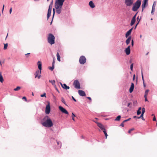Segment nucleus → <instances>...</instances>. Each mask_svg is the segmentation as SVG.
I'll list each match as a JSON object with an SVG mask.
<instances>
[{"label": "nucleus", "mask_w": 157, "mask_h": 157, "mask_svg": "<svg viewBox=\"0 0 157 157\" xmlns=\"http://www.w3.org/2000/svg\"><path fill=\"white\" fill-rule=\"evenodd\" d=\"M41 124L44 127L47 128H51L53 125L52 121L48 115L45 116L43 118Z\"/></svg>", "instance_id": "nucleus-1"}, {"label": "nucleus", "mask_w": 157, "mask_h": 157, "mask_svg": "<svg viewBox=\"0 0 157 157\" xmlns=\"http://www.w3.org/2000/svg\"><path fill=\"white\" fill-rule=\"evenodd\" d=\"M65 0H56L55 3V7L56 12L58 14H60L61 12L62 6Z\"/></svg>", "instance_id": "nucleus-2"}, {"label": "nucleus", "mask_w": 157, "mask_h": 157, "mask_svg": "<svg viewBox=\"0 0 157 157\" xmlns=\"http://www.w3.org/2000/svg\"><path fill=\"white\" fill-rule=\"evenodd\" d=\"M141 4V0H137L135 2L132 4L133 6L132 8V10L134 12L137 11L140 8Z\"/></svg>", "instance_id": "nucleus-3"}, {"label": "nucleus", "mask_w": 157, "mask_h": 157, "mask_svg": "<svg viewBox=\"0 0 157 157\" xmlns=\"http://www.w3.org/2000/svg\"><path fill=\"white\" fill-rule=\"evenodd\" d=\"M55 37L54 35L52 33H49L48 37V43L51 45L55 44Z\"/></svg>", "instance_id": "nucleus-4"}, {"label": "nucleus", "mask_w": 157, "mask_h": 157, "mask_svg": "<svg viewBox=\"0 0 157 157\" xmlns=\"http://www.w3.org/2000/svg\"><path fill=\"white\" fill-rule=\"evenodd\" d=\"M37 65L38 66V68L40 71L37 70L35 74V78H36L39 74H40L41 73V70H42V63L40 61H38L37 62Z\"/></svg>", "instance_id": "nucleus-5"}, {"label": "nucleus", "mask_w": 157, "mask_h": 157, "mask_svg": "<svg viewBox=\"0 0 157 157\" xmlns=\"http://www.w3.org/2000/svg\"><path fill=\"white\" fill-rule=\"evenodd\" d=\"M79 63L81 64H84L86 62V59L83 56H81L79 59Z\"/></svg>", "instance_id": "nucleus-6"}, {"label": "nucleus", "mask_w": 157, "mask_h": 157, "mask_svg": "<svg viewBox=\"0 0 157 157\" xmlns=\"http://www.w3.org/2000/svg\"><path fill=\"white\" fill-rule=\"evenodd\" d=\"M50 103L49 101H48V104L46 105L45 108V112L46 114H48L50 113Z\"/></svg>", "instance_id": "nucleus-7"}, {"label": "nucleus", "mask_w": 157, "mask_h": 157, "mask_svg": "<svg viewBox=\"0 0 157 157\" xmlns=\"http://www.w3.org/2000/svg\"><path fill=\"white\" fill-rule=\"evenodd\" d=\"M148 0H143L142 5V12H143L144 9L148 6Z\"/></svg>", "instance_id": "nucleus-8"}, {"label": "nucleus", "mask_w": 157, "mask_h": 157, "mask_svg": "<svg viewBox=\"0 0 157 157\" xmlns=\"http://www.w3.org/2000/svg\"><path fill=\"white\" fill-rule=\"evenodd\" d=\"M73 85L75 88L77 89L81 88L80 83L78 80H76L74 81Z\"/></svg>", "instance_id": "nucleus-9"}, {"label": "nucleus", "mask_w": 157, "mask_h": 157, "mask_svg": "<svg viewBox=\"0 0 157 157\" xmlns=\"http://www.w3.org/2000/svg\"><path fill=\"white\" fill-rule=\"evenodd\" d=\"M134 0H125L124 3L127 6H130L133 3Z\"/></svg>", "instance_id": "nucleus-10"}, {"label": "nucleus", "mask_w": 157, "mask_h": 157, "mask_svg": "<svg viewBox=\"0 0 157 157\" xmlns=\"http://www.w3.org/2000/svg\"><path fill=\"white\" fill-rule=\"evenodd\" d=\"M59 109L62 113L67 114H69V113L68 111L62 106H59Z\"/></svg>", "instance_id": "nucleus-11"}, {"label": "nucleus", "mask_w": 157, "mask_h": 157, "mask_svg": "<svg viewBox=\"0 0 157 157\" xmlns=\"http://www.w3.org/2000/svg\"><path fill=\"white\" fill-rule=\"evenodd\" d=\"M50 141H51V143H52V142H54V144L56 143L58 145H59L60 144V146L59 147H61V143L59 141H58L57 140H55V139L52 138L50 139Z\"/></svg>", "instance_id": "nucleus-12"}, {"label": "nucleus", "mask_w": 157, "mask_h": 157, "mask_svg": "<svg viewBox=\"0 0 157 157\" xmlns=\"http://www.w3.org/2000/svg\"><path fill=\"white\" fill-rule=\"evenodd\" d=\"M78 94L79 95L82 97H84L86 96L85 92L83 90H78Z\"/></svg>", "instance_id": "nucleus-13"}, {"label": "nucleus", "mask_w": 157, "mask_h": 157, "mask_svg": "<svg viewBox=\"0 0 157 157\" xmlns=\"http://www.w3.org/2000/svg\"><path fill=\"white\" fill-rule=\"evenodd\" d=\"M130 45L128 46L125 50V53L127 55H129L130 53Z\"/></svg>", "instance_id": "nucleus-14"}, {"label": "nucleus", "mask_w": 157, "mask_h": 157, "mask_svg": "<svg viewBox=\"0 0 157 157\" xmlns=\"http://www.w3.org/2000/svg\"><path fill=\"white\" fill-rule=\"evenodd\" d=\"M60 84L63 89L67 90L70 89V87L68 86H67L66 84L64 83L63 84L61 82H60Z\"/></svg>", "instance_id": "nucleus-15"}, {"label": "nucleus", "mask_w": 157, "mask_h": 157, "mask_svg": "<svg viewBox=\"0 0 157 157\" xmlns=\"http://www.w3.org/2000/svg\"><path fill=\"white\" fill-rule=\"evenodd\" d=\"M52 9L50 7H48V13L47 14V18L48 20L51 15V11Z\"/></svg>", "instance_id": "nucleus-16"}, {"label": "nucleus", "mask_w": 157, "mask_h": 157, "mask_svg": "<svg viewBox=\"0 0 157 157\" xmlns=\"http://www.w3.org/2000/svg\"><path fill=\"white\" fill-rule=\"evenodd\" d=\"M134 84L133 82H132L131 83V85L129 89V91L130 93H132L133 92L134 88Z\"/></svg>", "instance_id": "nucleus-17"}, {"label": "nucleus", "mask_w": 157, "mask_h": 157, "mask_svg": "<svg viewBox=\"0 0 157 157\" xmlns=\"http://www.w3.org/2000/svg\"><path fill=\"white\" fill-rule=\"evenodd\" d=\"M55 61L54 59L52 63V67H48L49 69L51 71H53L54 68V65H55Z\"/></svg>", "instance_id": "nucleus-18"}, {"label": "nucleus", "mask_w": 157, "mask_h": 157, "mask_svg": "<svg viewBox=\"0 0 157 157\" xmlns=\"http://www.w3.org/2000/svg\"><path fill=\"white\" fill-rule=\"evenodd\" d=\"M141 76H142V78L143 82V83L144 86V87H145L146 86V85L145 84V83H144V75H143V71H142V67L141 68Z\"/></svg>", "instance_id": "nucleus-19"}, {"label": "nucleus", "mask_w": 157, "mask_h": 157, "mask_svg": "<svg viewBox=\"0 0 157 157\" xmlns=\"http://www.w3.org/2000/svg\"><path fill=\"white\" fill-rule=\"evenodd\" d=\"M132 37L131 36H129L127 40H126V43L127 45H128L130 43V41L131 40Z\"/></svg>", "instance_id": "nucleus-20"}, {"label": "nucleus", "mask_w": 157, "mask_h": 157, "mask_svg": "<svg viewBox=\"0 0 157 157\" xmlns=\"http://www.w3.org/2000/svg\"><path fill=\"white\" fill-rule=\"evenodd\" d=\"M89 5L90 7L92 8H93L95 7L94 3L92 1H90L89 3Z\"/></svg>", "instance_id": "nucleus-21"}, {"label": "nucleus", "mask_w": 157, "mask_h": 157, "mask_svg": "<svg viewBox=\"0 0 157 157\" xmlns=\"http://www.w3.org/2000/svg\"><path fill=\"white\" fill-rule=\"evenodd\" d=\"M96 123H97L98 126L99 127L101 130L103 129L104 128V126L101 123L98 122Z\"/></svg>", "instance_id": "nucleus-22"}, {"label": "nucleus", "mask_w": 157, "mask_h": 157, "mask_svg": "<svg viewBox=\"0 0 157 157\" xmlns=\"http://www.w3.org/2000/svg\"><path fill=\"white\" fill-rule=\"evenodd\" d=\"M136 21V19L132 17L130 22V25L131 26L133 25L135 23Z\"/></svg>", "instance_id": "nucleus-23"}, {"label": "nucleus", "mask_w": 157, "mask_h": 157, "mask_svg": "<svg viewBox=\"0 0 157 157\" xmlns=\"http://www.w3.org/2000/svg\"><path fill=\"white\" fill-rule=\"evenodd\" d=\"M142 109V108L141 107H140L138 108V110L137 111V115H139L141 113V110Z\"/></svg>", "instance_id": "nucleus-24"}, {"label": "nucleus", "mask_w": 157, "mask_h": 157, "mask_svg": "<svg viewBox=\"0 0 157 157\" xmlns=\"http://www.w3.org/2000/svg\"><path fill=\"white\" fill-rule=\"evenodd\" d=\"M121 116V115L118 116L115 119L114 121H120Z\"/></svg>", "instance_id": "nucleus-25"}, {"label": "nucleus", "mask_w": 157, "mask_h": 157, "mask_svg": "<svg viewBox=\"0 0 157 157\" xmlns=\"http://www.w3.org/2000/svg\"><path fill=\"white\" fill-rule=\"evenodd\" d=\"M4 80L3 77L2 75V73L0 72V82H2Z\"/></svg>", "instance_id": "nucleus-26"}, {"label": "nucleus", "mask_w": 157, "mask_h": 157, "mask_svg": "<svg viewBox=\"0 0 157 157\" xmlns=\"http://www.w3.org/2000/svg\"><path fill=\"white\" fill-rule=\"evenodd\" d=\"M49 82H50L52 83V85L54 86L55 85V80H49Z\"/></svg>", "instance_id": "nucleus-27"}, {"label": "nucleus", "mask_w": 157, "mask_h": 157, "mask_svg": "<svg viewBox=\"0 0 157 157\" xmlns=\"http://www.w3.org/2000/svg\"><path fill=\"white\" fill-rule=\"evenodd\" d=\"M56 56L57 58V60L59 61H60V56L59 55V54L58 52L56 54Z\"/></svg>", "instance_id": "nucleus-28"}, {"label": "nucleus", "mask_w": 157, "mask_h": 157, "mask_svg": "<svg viewBox=\"0 0 157 157\" xmlns=\"http://www.w3.org/2000/svg\"><path fill=\"white\" fill-rule=\"evenodd\" d=\"M131 34V33L129 32L128 31H127L125 33V37L126 38H127L128 37V36H129Z\"/></svg>", "instance_id": "nucleus-29"}, {"label": "nucleus", "mask_w": 157, "mask_h": 157, "mask_svg": "<svg viewBox=\"0 0 157 157\" xmlns=\"http://www.w3.org/2000/svg\"><path fill=\"white\" fill-rule=\"evenodd\" d=\"M4 48L3 49L4 50H6L7 49V48L8 47V43H6V44L4 43Z\"/></svg>", "instance_id": "nucleus-30"}, {"label": "nucleus", "mask_w": 157, "mask_h": 157, "mask_svg": "<svg viewBox=\"0 0 157 157\" xmlns=\"http://www.w3.org/2000/svg\"><path fill=\"white\" fill-rule=\"evenodd\" d=\"M21 88V87L20 86H17L16 88L14 89V90L15 91H18L20 90Z\"/></svg>", "instance_id": "nucleus-31"}, {"label": "nucleus", "mask_w": 157, "mask_h": 157, "mask_svg": "<svg viewBox=\"0 0 157 157\" xmlns=\"http://www.w3.org/2000/svg\"><path fill=\"white\" fill-rule=\"evenodd\" d=\"M155 11V7H153V6H152V10L151 11V14L152 15L154 14V12Z\"/></svg>", "instance_id": "nucleus-32"}, {"label": "nucleus", "mask_w": 157, "mask_h": 157, "mask_svg": "<svg viewBox=\"0 0 157 157\" xmlns=\"http://www.w3.org/2000/svg\"><path fill=\"white\" fill-rule=\"evenodd\" d=\"M145 112V109L144 107H143L142 108V112H141V114H142L144 115V113Z\"/></svg>", "instance_id": "nucleus-33"}, {"label": "nucleus", "mask_w": 157, "mask_h": 157, "mask_svg": "<svg viewBox=\"0 0 157 157\" xmlns=\"http://www.w3.org/2000/svg\"><path fill=\"white\" fill-rule=\"evenodd\" d=\"M144 115L142 114H141V115L140 117H139V119L141 118L144 121L145 119L144 118Z\"/></svg>", "instance_id": "nucleus-34"}, {"label": "nucleus", "mask_w": 157, "mask_h": 157, "mask_svg": "<svg viewBox=\"0 0 157 157\" xmlns=\"http://www.w3.org/2000/svg\"><path fill=\"white\" fill-rule=\"evenodd\" d=\"M61 101L62 102L64 103L65 105H67V104H66V102L64 100V99L63 98H61Z\"/></svg>", "instance_id": "nucleus-35"}, {"label": "nucleus", "mask_w": 157, "mask_h": 157, "mask_svg": "<svg viewBox=\"0 0 157 157\" xmlns=\"http://www.w3.org/2000/svg\"><path fill=\"white\" fill-rule=\"evenodd\" d=\"M40 97H46V94L45 93H44L43 94H41L40 95Z\"/></svg>", "instance_id": "nucleus-36"}, {"label": "nucleus", "mask_w": 157, "mask_h": 157, "mask_svg": "<svg viewBox=\"0 0 157 157\" xmlns=\"http://www.w3.org/2000/svg\"><path fill=\"white\" fill-rule=\"evenodd\" d=\"M133 63H132L130 65V69L132 71L133 70Z\"/></svg>", "instance_id": "nucleus-37"}, {"label": "nucleus", "mask_w": 157, "mask_h": 157, "mask_svg": "<svg viewBox=\"0 0 157 157\" xmlns=\"http://www.w3.org/2000/svg\"><path fill=\"white\" fill-rule=\"evenodd\" d=\"M131 119V118H129L123 121V123H125L127 121H129Z\"/></svg>", "instance_id": "nucleus-38"}, {"label": "nucleus", "mask_w": 157, "mask_h": 157, "mask_svg": "<svg viewBox=\"0 0 157 157\" xmlns=\"http://www.w3.org/2000/svg\"><path fill=\"white\" fill-rule=\"evenodd\" d=\"M53 15H52V17H53V18L54 17V15H55V9L53 8Z\"/></svg>", "instance_id": "nucleus-39"}, {"label": "nucleus", "mask_w": 157, "mask_h": 157, "mask_svg": "<svg viewBox=\"0 0 157 157\" xmlns=\"http://www.w3.org/2000/svg\"><path fill=\"white\" fill-rule=\"evenodd\" d=\"M134 130V128H132L129 129L128 131V133H131V132Z\"/></svg>", "instance_id": "nucleus-40"}, {"label": "nucleus", "mask_w": 157, "mask_h": 157, "mask_svg": "<svg viewBox=\"0 0 157 157\" xmlns=\"http://www.w3.org/2000/svg\"><path fill=\"white\" fill-rule=\"evenodd\" d=\"M140 21V19H139V16H138L137 17V23L138 22V23H139Z\"/></svg>", "instance_id": "nucleus-41"}, {"label": "nucleus", "mask_w": 157, "mask_h": 157, "mask_svg": "<svg viewBox=\"0 0 157 157\" xmlns=\"http://www.w3.org/2000/svg\"><path fill=\"white\" fill-rule=\"evenodd\" d=\"M149 91V90H148V89L146 90L145 91V94H146L147 95Z\"/></svg>", "instance_id": "nucleus-42"}, {"label": "nucleus", "mask_w": 157, "mask_h": 157, "mask_svg": "<svg viewBox=\"0 0 157 157\" xmlns=\"http://www.w3.org/2000/svg\"><path fill=\"white\" fill-rule=\"evenodd\" d=\"M138 12H137L136 13V14L134 15V16L132 18H135V19H136V17L137 15Z\"/></svg>", "instance_id": "nucleus-43"}, {"label": "nucleus", "mask_w": 157, "mask_h": 157, "mask_svg": "<svg viewBox=\"0 0 157 157\" xmlns=\"http://www.w3.org/2000/svg\"><path fill=\"white\" fill-rule=\"evenodd\" d=\"M22 99L23 100H25V101H27V98H26V97H25V96H24L22 97Z\"/></svg>", "instance_id": "nucleus-44"}, {"label": "nucleus", "mask_w": 157, "mask_h": 157, "mask_svg": "<svg viewBox=\"0 0 157 157\" xmlns=\"http://www.w3.org/2000/svg\"><path fill=\"white\" fill-rule=\"evenodd\" d=\"M133 29V27H132L131 29H129L128 31L130 32V33H131L132 30Z\"/></svg>", "instance_id": "nucleus-45"}, {"label": "nucleus", "mask_w": 157, "mask_h": 157, "mask_svg": "<svg viewBox=\"0 0 157 157\" xmlns=\"http://www.w3.org/2000/svg\"><path fill=\"white\" fill-rule=\"evenodd\" d=\"M133 29V27H132L131 29H129L128 31L130 32V33H131L132 30Z\"/></svg>", "instance_id": "nucleus-46"}, {"label": "nucleus", "mask_w": 157, "mask_h": 157, "mask_svg": "<svg viewBox=\"0 0 157 157\" xmlns=\"http://www.w3.org/2000/svg\"><path fill=\"white\" fill-rule=\"evenodd\" d=\"M134 44V41L133 40H131V45L133 46Z\"/></svg>", "instance_id": "nucleus-47"}, {"label": "nucleus", "mask_w": 157, "mask_h": 157, "mask_svg": "<svg viewBox=\"0 0 157 157\" xmlns=\"http://www.w3.org/2000/svg\"><path fill=\"white\" fill-rule=\"evenodd\" d=\"M54 86V87L56 89V90L59 93V90H58L57 87H56V86L55 85V86Z\"/></svg>", "instance_id": "nucleus-48"}, {"label": "nucleus", "mask_w": 157, "mask_h": 157, "mask_svg": "<svg viewBox=\"0 0 157 157\" xmlns=\"http://www.w3.org/2000/svg\"><path fill=\"white\" fill-rule=\"evenodd\" d=\"M4 7H5V5L4 4L3 5V7H2V13H3V11L4 10Z\"/></svg>", "instance_id": "nucleus-49"}, {"label": "nucleus", "mask_w": 157, "mask_h": 157, "mask_svg": "<svg viewBox=\"0 0 157 157\" xmlns=\"http://www.w3.org/2000/svg\"><path fill=\"white\" fill-rule=\"evenodd\" d=\"M71 98H72V99L75 102H76L77 101V100H76L75 98L73 96H72L71 97Z\"/></svg>", "instance_id": "nucleus-50"}, {"label": "nucleus", "mask_w": 157, "mask_h": 157, "mask_svg": "<svg viewBox=\"0 0 157 157\" xmlns=\"http://www.w3.org/2000/svg\"><path fill=\"white\" fill-rule=\"evenodd\" d=\"M139 24V23H138V22L136 23V25H135V27H134V29H136V27H137V26Z\"/></svg>", "instance_id": "nucleus-51"}, {"label": "nucleus", "mask_w": 157, "mask_h": 157, "mask_svg": "<svg viewBox=\"0 0 157 157\" xmlns=\"http://www.w3.org/2000/svg\"><path fill=\"white\" fill-rule=\"evenodd\" d=\"M101 130L103 131L104 133H105V132H106V131L105 128H104L103 129H102Z\"/></svg>", "instance_id": "nucleus-52"}, {"label": "nucleus", "mask_w": 157, "mask_h": 157, "mask_svg": "<svg viewBox=\"0 0 157 157\" xmlns=\"http://www.w3.org/2000/svg\"><path fill=\"white\" fill-rule=\"evenodd\" d=\"M124 123H123V121L121 123V124H120V126H121L122 127H124Z\"/></svg>", "instance_id": "nucleus-53"}, {"label": "nucleus", "mask_w": 157, "mask_h": 157, "mask_svg": "<svg viewBox=\"0 0 157 157\" xmlns=\"http://www.w3.org/2000/svg\"><path fill=\"white\" fill-rule=\"evenodd\" d=\"M86 98L87 99H89V100H90V101H91L92 99H91V98L90 97H86Z\"/></svg>", "instance_id": "nucleus-54"}, {"label": "nucleus", "mask_w": 157, "mask_h": 157, "mask_svg": "<svg viewBox=\"0 0 157 157\" xmlns=\"http://www.w3.org/2000/svg\"><path fill=\"white\" fill-rule=\"evenodd\" d=\"M75 117V114L73 113H72V117Z\"/></svg>", "instance_id": "nucleus-55"}, {"label": "nucleus", "mask_w": 157, "mask_h": 157, "mask_svg": "<svg viewBox=\"0 0 157 157\" xmlns=\"http://www.w3.org/2000/svg\"><path fill=\"white\" fill-rule=\"evenodd\" d=\"M132 104L130 103H129L128 104L127 106L128 107H131V106H130V105H131Z\"/></svg>", "instance_id": "nucleus-56"}, {"label": "nucleus", "mask_w": 157, "mask_h": 157, "mask_svg": "<svg viewBox=\"0 0 157 157\" xmlns=\"http://www.w3.org/2000/svg\"><path fill=\"white\" fill-rule=\"evenodd\" d=\"M153 121H156V118L155 117V116H154V117L153 118Z\"/></svg>", "instance_id": "nucleus-57"}, {"label": "nucleus", "mask_w": 157, "mask_h": 157, "mask_svg": "<svg viewBox=\"0 0 157 157\" xmlns=\"http://www.w3.org/2000/svg\"><path fill=\"white\" fill-rule=\"evenodd\" d=\"M12 8H11L10 9V10H9V12H10V14H11L12 13Z\"/></svg>", "instance_id": "nucleus-58"}, {"label": "nucleus", "mask_w": 157, "mask_h": 157, "mask_svg": "<svg viewBox=\"0 0 157 157\" xmlns=\"http://www.w3.org/2000/svg\"><path fill=\"white\" fill-rule=\"evenodd\" d=\"M133 117L134 118L139 119V117H137L136 116H133Z\"/></svg>", "instance_id": "nucleus-59"}, {"label": "nucleus", "mask_w": 157, "mask_h": 157, "mask_svg": "<svg viewBox=\"0 0 157 157\" xmlns=\"http://www.w3.org/2000/svg\"><path fill=\"white\" fill-rule=\"evenodd\" d=\"M135 74H134L133 75V81H134L135 79Z\"/></svg>", "instance_id": "nucleus-60"}, {"label": "nucleus", "mask_w": 157, "mask_h": 157, "mask_svg": "<svg viewBox=\"0 0 157 157\" xmlns=\"http://www.w3.org/2000/svg\"><path fill=\"white\" fill-rule=\"evenodd\" d=\"M30 54V53H27V54H25V56H26V57H28V56H29V55Z\"/></svg>", "instance_id": "nucleus-61"}, {"label": "nucleus", "mask_w": 157, "mask_h": 157, "mask_svg": "<svg viewBox=\"0 0 157 157\" xmlns=\"http://www.w3.org/2000/svg\"><path fill=\"white\" fill-rule=\"evenodd\" d=\"M53 4V0H52L50 3V5L52 6Z\"/></svg>", "instance_id": "nucleus-62"}, {"label": "nucleus", "mask_w": 157, "mask_h": 157, "mask_svg": "<svg viewBox=\"0 0 157 157\" xmlns=\"http://www.w3.org/2000/svg\"><path fill=\"white\" fill-rule=\"evenodd\" d=\"M41 76V75L40 74L39 75H38V76H37V77H38V79H40Z\"/></svg>", "instance_id": "nucleus-63"}, {"label": "nucleus", "mask_w": 157, "mask_h": 157, "mask_svg": "<svg viewBox=\"0 0 157 157\" xmlns=\"http://www.w3.org/2000/svg\"><path fill=\"white\" fill-rule=\"evenodd\" d=\"M147 95L146 94H144V98H147Z\"/></svg>", "instance_id": "nucleus-64"}]
</instances>
